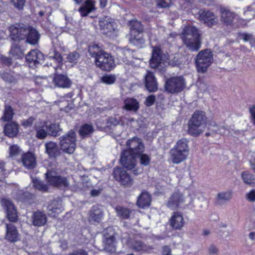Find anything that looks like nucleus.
I'll list each match as a JSON object with an SVG mask.
<instances>
[{
	"label": "nucleus",
	"instance_id": "nucleus-13",
	"mask_svg": "<svg viewBox=\"0 0 255 255\" xmlns=\"http://www.w3.org/2000/svg\"><path fill=\"white\" fill-rule=\"evenodd\" d=\"M115 178L119 180L124 186H130L132 184V180L128 173L120 168H116L114 171Z\"/></svg>",
	"mask_w": 255,
	"mask_h": 255
},
{
	"label": "nucleus",
	"instance_id": "nucleus-1",
	"mask_svg": "<svg viewBox=\"0 0 255 255\" xmlns=\"http://www.w3.org/2000/svg\"><path fill=\"white\" fill-rule=\"evenodd\" d=\"M144 146L138 138L133 137L128 141L127 149L123 152L121 163L122 166L129 170H132L135 166V158L136 154L143 152Z\"/></svg>",
	"mask_w": 255,
	"mask_h": 255
},
{
	"label": "nucleus",
	"instance_id": "nucleus-27",
	"mask_svg": "<svg viewBox=\"0 0 255 255\" xmlns=\"http://www.w3.org/2000/svg\"><path fill=\"white\" fill-rule=\"evenodd\" d=\"M63 210L61 205L57 201H53L48 206V213L52 217H55L62 212Z\"/></svg>",
	"mask_w": 255,
	"mask_h": 255
},
{
	"label": "nucleus",
	"instance_id": "nucleus-11",
	"mask_svg": "<svg viewBox=\"0 0 255 255\" xmlns=\"http://www.w3.org/2000/svg\"><path fill=\"white\" fill-rule=\"evenodd\" d=\"M43 58L42 53L37 50L30 51L26 56V62L30 67L33 68L36 66Z\"/></svg>",
	"mask_w": 255,
	"mask_h": 255
},
{
	"label": "nucleus",
	"instance_id": "nucleus-7",
	"mask_svg": "<svg viewBox=\"0 0 255 255\" xmlns=\"http://www.w3.org/2000/svg\"><path fill=\"white\" fill-rule=\"evenodd\" d=\"M185 87V79L181 76L171 77L165 83V89L170 93H176L182 91Z\"/></svg>",
	"mask_w": 255,
	"mask_h": 255
},
{
	"label": "nucleus",
	"instance_id": "nucleus-6",
	"mask_svg": "<svg viewBox=\"0 0 255 255\" xmlns=\"http://www.w3.org/2000/svg\"><path fill=\"white\" fill-rule=\"evenodd\" d=\"M213 61V54L209 50L200 52L196 59V64L198 72H205Z\"/></svg>",
	"mask_w": 255,
	"mask_h": 255
},
{
	"label": "nucleus",
	"instance_id": "nucleus-35",
	"mask_svg": "<svg viewBox=\"0 0 255 255\" xmlns=\"http://www.w3.org/2000/svg\"><path fill=\"white\" fill-rule=\"evenodd\" d=\"M14 114L13 110L11 107L6 105L5 106L3 115L1 118V120L3 122L9 121L12 119Z\"/></svg>",
	"mask_w": 255,
	"mask_h": 255
},
{
	"label": "nucleus",
	"instance_id": "nucleus-61",
	"mask_svg": "<svg viewBox=\"0 0 255 255\" xmlns=\"http://www.w3.org/2000/svg\"><path fill=\"white\" fill-rule=\"evenodd\" d=\"M162 255H172L171 249L167 246L164 247L162 249Z\"/></svg>",
	"mask_w": 255,
	"mask_h": 255
},
{
	"label": "nucleus",
	"instance_id": "nucleus-25",
	"mask_svg": "<svg viewBox=\"0 0 255 255\" xmlns=\"http://www.w3.org/2000/svg\"><path fill=\"white\" fill-rule=\"evenodd\" d=\"M53 81L56 86L61 88H66L71 85V81L66 76L64 75H56L53 79Z\"/></svg>",
	"mask_w": 255,
	"mask_h": 255
},
{
	"label": "nucleus",
	"instance_id": "nucleus-53",
	"mask_svg": "<svg viewBox=\"0 0 255 255\" xmlns=\"http://www.w3.org/2000/svg\"><path fill=\"white\" fill-rule=\"evenodd\" d=\"M155 101V97L153 95H151L146 97L144 104L146 106H151L154 103Z\"/></svg>",
	"mask_w": 255,
	"mask_h": 255
},
{
	"label": "nucleus",
	"instance_id": "nucleus-54",
	"mask_svg": "<svg viewBox=\"0 0 255 255\" xmlns=\"http://www.w3.org/2000/svg\"><path fill=\"white\" fill-rule=\"evenodd\" d=\"M34 119L33 117H30L26 120H24L22 121L21 125L24 128L30 127L33 123Z\"/></svg>",
	"mask_w": 255,
	"mask_h": 255
},
{
	"label": "nucleus",
	"instance_id": "nucleus-14",
	"mask_svg": "<svg viewBox=\"0 0 255 255\" xmlns=\"http://www.w3.org/2000/svg\"><path fill=\"white\" fill-rule=\"evenodd\" d=\"M199 18L209 27H212L218 23L217 17L212 12L209 11H203L200 12Z\"/></svg>",
	"mask_w": 255,
	"mask_h": 255
},
{
	"label": "nucleus",
	"instance_id": "nucleus-63",
	"mask_svg": "<svg viewBox=\"0 0 255 255\" xmlns=\"http://www.w3.org/2000/svg\"><path fill=\"white\" fill-rule=\"evenodd\" d=\"M200 193L197 190H191L189 193V196H190L192 198L194 199L198 195H200Z\"/></svg>",
	"mask_w": 255,
	"mask_h": 255
},
{
	"label": "nucleus",
	"instance_id": "nucleus-19",
	"mask_svg": "<svg viewBox=\"0 0 255 255\" xmlns=\"http://www.w3.org/2000/svg\"><path fill=\"white\" fill-rule=\"evenodd\" d=\"M2 203L6 208L7 219L11 222H15L17 219L16 211L12 203L7 199H4Z\"/></svg>",
	"mask_w": 255,
	"mask_h": 255
},
{
	"label": "nucleus",
	"instance_id": "nucleus-24",
	"mask_svg": "<svg viewBox=\"0 0 255 255\" xmlns=\"http://www.w3.org/2000/svg\"><path fill=\"white\" fill-rule=\"evenodd\" d=\"M23 165L28 169H31L36 166V158L34 155L31 152L24 154L22 156Z\"/></svg>",
	"mask_w": 255,
	"mask_h": 255
},
{
	"label": "nucleus",
	"instance_id": "nucleus-33",
	"mask_svg": "<svg viewBox=\"0 0 255 255\" xmlns=\"http://www.w3.org/2000/svg\"><path fill=\"white\" fill-rule=\"evenodd\" d=\"M124 108L128 111H136L139 108L138 102L132 98L127 99L124 102Z\"/></svg>",
	"mask_w": 255,
	"mask_h": 255
},
{
	"label": "nucleus",
	"instance_id": "nucleus-18",
	"mask_svg": "<svg viewBox=\"0 0 255 255\" xmlns=\"http://www.w3.org/2000/svg\"><path fill=\"white\" fill-rule=\"evenodd\" d=\"M5 239L11 243L16 242L19 240V234L16 228L13 225L6 224Z\"/></svg>",
	"mask_w": 255,
	"mask_h": 255
},
{
	"label": "nucleus",
	"instance_id": "nucleus-64",
	"mask_svg": "<svg viewBox=\"0 0 255 255\" xmlns=\"http://www.w3.org/2000/svg\"><path fill=\"white\" fill-rule=\"evenodd\" d=\"M69 255H87V254L85 252L82 250H80L79 251L75 252Z\"/></svg>",
	"mask_w": 255,
	"mask_h": 255
},
{
	"label": "nucleus",
	"instance_id": "nucleus-8",
	"mask_svg": "<svg viewBox=\"0 0 255 255\" xmlns=\"http://www.w3.org/2000/svg\"><path fill=\"white\" fill-rule=\"evenodd\" d=\"M130 41L136 45L142 44L144 40L142 38L141 33L143 28L140 22L136 20L132 21L130 22Z\"/></svg>",
	"mask_w": 255,
	"mask_h": 255
},
{
	"label": "nucleus",
	"instance_id": "nucleus-43",
	"mask_svg": "<svg viewBox=\"0 0 255 255\" xmlns=\"http://www.w3.org/2000/svg\"><path fill=\"white\" fill-rule=\"evenodd\" d=\"M103 214L98 208L94 209L90 213V219L96 222H99L102 218Z\"/></svg>",
	"mask_w": 255,
	"mask_h": 255
},
{
	"label": "nucleus",
	"instance_id": "nucleus-17",
	"mask_svg": "<svg viewBox=\"0 0 255 255\" xmlns=\"http://www.w3.org/2000/svg\"><path fill=\"white\" fill-rule=\"evenodd\" d=\"M184 202V199L181 193L174 192L168 199L166 206L172 209L177 208L179 205Z\"/></svg>",
	"mask_w": 255,
	"mask_h": 255
},
{
	"label": "nucleus",
	"instance_id": "nucleus-39",
	"mask_svg": "<svg viewBox=\"0 0 255 255\" xmlns=\"http://www.w3.org/2000/svg\"><path fill=\"white\" fill-rule=\"evenodd\" d=\"M94 131V128L90 125L86 124L82 126L79 130V134L82 137L87 136Z\"/></svg>",
	"mask_w": 255,
	"mask_h": 255
},
{
	"label": "nucleus",
	"instance_id": "nucleus-56",
	"mask_svg": "<svg viewBox=\"0 0 255 255\" xmlns=\"http://www.w3.org/2000/svg\"><path fill=\"white\" fill-rule=\"evenodd\" d=\"M247 199L250 202H254L255 201V190H252L246 195Z\"/></svg>",
	"mask_w": 255,
	"mask_h": 255
},
{
	"label": "nucleus",
	"instance_id": "nucleus-34",
	"mask_svg": "<svg viewBox=\"0 0 255 255\" xmlns=\"http://www.w3.org/2000/svg\"><path fill=\"white\" fill-rule=\"evenodd\" d=\"M45 148L47 153L50 156H55L58 153V148L57 144L50 141L45 144Z\"/></svg>",
	"mask_w": 255,
	"mask_h": 255
},
{
	"label": "nucleus",
	"instance_id": "nucleus-5",
	"mask_svg": "<svg viewBox=\"0 0 255 255\" xmlns=\"http://www.w3.org/2000/svg\"><path fill=\"white\" fill-rule=\"evenodd\" d=\"M61 149L68 154L73 153L76 146V135L73 130L61 136L59 138Z\"/></svg>",
	"mask_w": 255,
	"mask_h": 255
},
{
	"label": "nucleus",
	"instance_id": "nucleus-57",
	"mask_svg": "<svg viewBox=\"0 0 255 255\" xmlns=\"http://www.w3.org/2000/svg\"><path fill=\"white\" fill-rule=\"evenodd\" d=\"M0 60L2 63L6 65H10L11 64V59L2 55H0Z\"/></svg>",
	"mask_w": 255,
	"mask_h": 255
},
{
	"label": "nucleus",
	"instance_id": "nucleus-12",
	"mask_svg": "<svg viewBox=\"0 0 255 255\" xmlns=\"http://www.w3.org/2000/svg\"><path fill=\"white\" fill-rule=\"evenodd\" d=\"M144 82L146 89L150 92H153L157 90V83L153 73L147 71L144 76Z\"/></svg>",
	"mask_w": 255,
	"mask_h": 255
},
{
	"label": "nucleus",
	"instance_id": "nucleus-52",
	"mask_svg": "<svg viewBox=\"0 0 255 255\" xmlns=\"http://www.w3.org/2000/svg\"><path fill=\"white\" fill-rule=\"evenodd\" d=\"M2 77L4 80L9 83H14L15 82L14 77L11 75L10 73H4Z\"/></svg>",
	"mask_w": 255,
	"mask_h": 255
},
{
	"label": "nucleus",
	"instance_id": "nucleus-2",
	"mask_svg": "<svg viewBox=\"0 0 255 255\" xmlns=\"http://www.w3.org/2000/svg\"><path fill=\"white\" fill-rule=\"evenodd\" d=\"M89 52L95 59L97 66L105 71H110L115 66L113 57L103 51L98 45L93 44L89 48Z\"/></svg>",
	"mask_w": 255,
	"mask_h": 255
},
{
	"label": "nucleus",
	"instance_id": "nucleus-3",
	"mask_svg": "<svg viewBox=\"0 0 255 255\" xmlns=\"http://www.w3.org/2000/svg\"><path fill=\"white\" fill-rule=\"evenodd\" d=\"M200 35L198 29L194 26L186 27L182 33L184 43L191 50L197 51L200 46Z\"/></svg>",
	"mask_w": 255,
	"mask_h": 255
},
{
	"label": "nucleus",
	"instance_id": "nucleus-28",
	"mask_svg": "<svg viewBox=\"0 0 255 255\" xmlns=\"http://www.w3.org/2000/svg\"><path fill=\"white\" fill-rule=\"evenodd\" d=\"M235 18V14L229 10L222 8L221 10V19L226 25L232 23Z\"/></svg>",
	"mask_w": 255,
	"mask_h": 255
},
{
	"label": "nucleus",
	"instance_id": "nucleus-51",
	"mask_svg": "<svg viewBox=\"0 0 255 255\" xmlns=\"http://www.w3.org/2000/svg\"><path fill=\"white\" fill-rule=\"evenodd\" d=\"M208 253L209 255H219V250L217 247L211 245L208 247Z\"/></svg>",
	"mask_w": 255,
	"mask_h": 255
},
{
	"label": "nucleus",
	"instance_id": "nucleus-40",
	"mask_svg": "<svg viewBox=\"0 0 255 255\" xmlns=\"http://www.w3.org/2000/svg\"><path fill=\"white\" fill-rule=\"evenodd\" d=\"M9 54L16 59L21 58L23 56V52L20 48L16 45H13L9 51Z\"/></svg>",
	"mask_w": 255,
	"mask_h": 255
},
{
	"label": "nucleus",
	"instance_id": "nucleus-60",
	"mask_svg": "<svg viewBox=\"0 0 255 255\" xmlns=\"http://www.w3.org/2000/svg\"><path fill=\"white\" fill-rule=\"evenodd\" d=\"M242 38L245 42L252 41L253 39V35L250 34L244 33L241 35Z\"/></svg>",
	"mask_w": 255,
	"mask_h": 255
},
{
	"label": "nucleus",
	"instance_id": "nucleus-36",
	"mask_svg": "<svg viewBox=\"0 0 255 255\" xmlns=\"http://www.w3.org/2000/svg\"><path fill=\"white\" fill-rule=\"evenodd\" d=\"M174 147L188 154L189 147L188 145V141L186 139L182 138L176 142Z\"/></svg>",
	"mask_w": 255,
	"mask_h": 255
},
{
	"label": "nucleus",
	"instance_id": "nucleus-38",
	"mask_svg": "<svg viewBox=\"0 0 255 255\" xmlns=\"http://www.w3.org/2000/svg\"><path fill=\"white\" fill-rule=\"evenodd\" d=\"M115 237L111 236L106 239L105 243V249L109 252H113L115 251Z\"/></svg>",
	"mask_w": 255,
	"mask_h": 255
},
{
	"label": "nucleus",
	"instance_id": "nucleus-23",
	"mask_svg": "<svg viewBox=\"0 0 255 255\" xmlns=\"http://www.w3.org/2000/svg\"><path fill=\"white\" fill-rule=\"evenodd\" d=\"M32 224L34 226L41 227L44 226L47 222L46 215L41 212H36L32 216Z\"/></svg>",
	"mask_w": 255,
	"mask_h": 255
},
{
	"label": "nucleus",
	"instance_id": "nucleus-49",
	"mask_svg": "<svg viewBox=\"0 0 255 255\" xmlns=\"http://www.w3.org/2000/svg\"><path fill=\"white\" fill-rule=\"evenodd\" d=\"M157 5L160 7H167L171 3V0H156Z\"/></svg>",
	"mask_w": 255,
	"mask_h": 255
},
{
	"label": "nucleus",
	"instance_id": "nucleus-16",
	"mask_svg": "<svg viewBox=\"0 0 255 255\" xmlns=\"http://www.w3.org/2000/svg\"><path fill=\"white\" fill-rule=\"evenodd\" d=\"M169 221L170 226L175 230L181 229L185 224L183 215L179 212H174Z\"/></svg>",
	"mask_w": 255,
	"mask_h": 255
},
{
	"label": "nucleus",
	"instance_id": "nucleus-42",
	"mask_svg": "<svg viewBox=\"0 0 255 255\" xmlns=\"http://www.w3.org/2000/svg\"><path fill=\"white\" fill-rule=\"evenodd\" d=\"M136 157L139 158V162L141 165L146 166L149 165L151 161L149 155L141 152L140 153L136 154Z\"/></svg>",
	"mask_w": 255,
	"mask_h": 255
},
{
	"label": "nucleus",
	"instance_id": "nucleus-22",
	"mask_svg": "<svg viewBox=\"0 0 255 255\" xmlns=\"http://www.w3.org/2000/svg\"><path fill=\"white\" fill-rule=\"evenodd\" d=\"M190 121L205 128L207 118L205 112L200 111L195 112Z\"/></svg>",
	"mask_w": 255,
	"mask_h": 255
},
{
	"label": "nucleus",
	"instance_id": "nucleus-26",
	"mask_svg": "<svg viewBox=\"0 0 255 255\" xmlns=\"http://www.w3.org/2000/svg\"><path fill=\"white\" fill-rule=\"evenodd\" d=\"M36 131V136L38 139H43L48 135L46 129H48V125L47 123L43 122L37 124L35 126Z\"/></svg>",
	"mask_w": 255,
	"mask_h": 255
},
{
	"label": "nucleus",
	"instance_id": "nucleus-31",
	"mask_svg": "<svg viewBox=\"0 0 255 255\" xmlns=\"http://www.w3.org/2000/svg\"><path fill=\"white\" fill-rule=\"evenodd\" d=\"M95 1L92 0H87L85 5L79 9L82 16H86L88 13L95 10Z\"/></svg>",
	"mask_w": 255,
	"mask_h": 255
},
{
	"label": "nucleus",
	"instance_id": "nucleus-30",
	"mask_svg": "<svg viewBox=\"0 0 255 255\" xmlns=\"http://www.w3.org/2000/svg\"><path fill=\"white\" fill-rule=\"evenodd\" d=\"M232 197V193L230 191L222 192L217 194L216 197V204L218 205H224L229 201Z\"/></svg>",
	"mask_w": 255,
	"mask_h": 255
},
{
	"label": "nucleus",
	"instance_id": "nucleus-47",
	"mask_svg": "<svg viewBox=\"0 0 255 255\" xmlns=\"http://www.w3.org/2000/svg\"><path fill=\"white\" fill-rule=\"evenodd\" d=\"M48 129L50 132L52 136H57L59 132L62 131V128H60L58 124H51L48 125Z\"/></svg>",
	"mask_w": 255,
	"mask_h": 255
},
{
	"label": "nucleus",
	"instance_id": "nucleus-41",
	"mask_svg": "<svg viewBox=\"0 0 255 255\" xmlns=\"http://www.w3.org/2000/svg\"><path fill=\"white\" fill-rule=\"evenodd\" d=\"M242 178L244 182L246 184L251 185L255 183V177L252 174L246 172H243Z\"/></svg>",
	"mask_w": 255,
	"mask_h": 255
},
{
	"label": "nucleus",
	"instance_id": "nucleus-32",
	"mask_svg": "<svg viewBox=\"0 0 255 255\" xmlns=\"http://www.w3.org/2000/svg\"><path fill=\"white\" fill-rule=\"evenodd\" d=\"M205 128L189 121L188 124V133L192 135H198L205 129Z\"/></svg>",
	"mask_w": 255,
	"mask_h": 255
},
{
	"label": "nucleus",
	"instance_id": "nucleus-21",
	"mask_svg": "<svg viewBox=\"0 0 255 255\" xmlns=\"http://www.w3.org/2000/svg\"><path fill=\"white\" fill-rule=\"evenodd\" d=\"M19 131V126L16 122H11L6 124L4 127L3 132L5 135L13 137L16 136Z\"/></svg>",
	"mask_w": 255,
	"mask_h": 255
},
{
	"label": "nucleus",
	"instance_id": "nucleus-58",
	"mask_svg": "<svg viewBox=\"0 0 255 255\" xmlns=\"http://www.w3.org/2000/svg\"><path fill=\"white\" fill-rule=\"evenodd\" d=\"M51 57H49L48 58L51 59ZM52 59L56 61L57 63H60L62 61V58L61 55L58 52H55L54 55L52 57Z\"/></svg>",
	"mask_w": 255,
	"mask_h": 255
},
{
	"label": "nucleus",
	"instance_id": "nucleus-10",
	"mask_svg": "<svg viewBox=\"0 0 255 255\" xmlns=\"http://www.w3.org/2000/svg\"><path fill=\"white\" fill-rule=\"evenodd\" d=\"M99 25L104 33L108 36L114 37L116 35L114 22L110 18L105 17L101 18L99 21Z\"/></svg>",
	"mask_w": 255,
	"mask_h": 255
},
{
	"label": "nucleus",
	"instance_id": "nucleus-59",
	"mask_svg": "<svg viewBox=\"0 0 255 255\" xmlns=\"http://www.w3.org/2000/svg\"><path fill=\"white\" fill-rule=\"evenodd\" d=\"M9 32H10L11 33V38L12 39H13L14 40H22L23 39H21L20 38V37H18V35H20V34H22L24 33L23 32H20L19 31L17 33L15 34H13L12 32L10 30V27L9 28Z\"/></svg>",
	"mask_w": 255,
	"mask_h": 255
},
{
	"label": "nucleus",
	"instance_id": "nucleus-48",
	"mask_svg": "<svg viewBox=\"0 0 255 255\" xmlns=\"http://www.w3.org/2000/svg\"><path fill=\"white\" fill-rule=\"evenodd\" d=\"M79 58V54L77 52H73L71 53H70L67 57V60L68 62L71 63H75L76 62V61Z\"/></svg>",
	"mask_w": 255,
	"mask_h": 255
},
{
	"label": "nucleus",
	"instance_id": "nucleus-15",
	"mask_svg": "<svg viewBox=\"0 0 255 255\" xmlns=\"http://www.w3.org/2000/svg\"><path fill=\"white\" fill-rule=\"evenodd\" d=\"M163 64L164 60L161 56L160 49L158 47H153L152 57L150 60V65L152 68H157Z\"/></svg>",
	"mask_w": 255,
	"mask_h": 255
},
{
	"label": "nucleus",
	"instance_id": "nucleus-50",
	"mask_svg": "<svg viewBox=\"0 0 255 255\" xmlns=\"http://www.w3.org/2000/svg\"><path fill=\"white\" fill-rule=\"evenodd\" d=\"M20 152V149L19 147L16 145H13L11 146L9 148V155L10 156H15L18 154Z\"/></svg>",
	"mask_w": 255,
	"mask_h": 255
},
{
	"label": "nucleus",
	"instance_id": "nucleus-55",
	"mask_svg": "<svg viewBox=\"0 0 255 255\" xmlns=\"http://www.w3.org/2000/svg\"><path fill=\"white\" fill-rule=\"evenodd\" d=\"M14 6L18 9H22L25 3V0H12Z\"/></svg>",
	"mask_w": 255,
	"mask_h": 255
},
{
	"label": "nucleus",
	"instance_id": "nucleus-44",
	"mask_svg": "<svg viewBox=\"0 0 255 255\" xmlns=\"http://www.w3.org/2000/svg\"><path fill=\"white\" fill-rule=\"evenodd\" d=\"M116 211L118 216L123 219H127L129 216V210L123 207H117Z\"/></svg>",
	"mask_w": 255,
	"mask_h": 255
},
{
	"label": "nucleus",
	"instance_id": "nucleus-62",
	"mask_svg": "<svg viewBox=\"0 0 255 255\" xmlns=\"http://www.w3.org/2000/svg\"><path fill=\"white\" fill-rule=\"evenodd\" d=\"M250 112L251 115L252 123L255 125V107H253L250 109Z\"/></svg>",
	"mask_w": 255,
	"mask_h": 255
},
{
	"label": "nucleus",
	"instance_id": "nucleus-45",
	"mask_svg": "<svg viewBox=\"0 0 255 255\" xmlns=\"http://www.w3.org/2000/svg\"><path fill=\"white\" fill-rule=\"evenodd\" d=\"M116 80V77L114 75L106 74L101 78V81L102 83L107 85L114 84Z\"/></svg>",
	"mask_w": 255,
	"mask_h": 255
},
{
	"label": "nucleus",
	"instance_id": "nucleus-46",
	"mask_svg": "<svg viewBox=\"0 0 255 255\" xmlns=\"http://www.w3.org/2000/svg\"><path fill=\"white\" fill-rule=\"evenodd\" d=\"M32 182L34 187L41 191H46L47 190V186L43 184L41 181L37 178H32Z\"/></svg>",
	"mask_w": 255,
	"mask_h": 255
},
{
	"label": "nucleus",
	"instance_id": "nucleus-29",
	"mask_svg": "<svg viewBox=\"0 0 255 255\" xmlns=\"http://www.w3.org/2000/svg\"><path fill=\"white\" fill-rule=\"evenodd\" d=\"M150 202V195L147 192H142L138 198L137 204L140 208H144L148 207Z\"/></svg>",
	"mask_w": 255,
	"mask_h": 255
},
{
	"label": "nucleus",
	"instance_id": "nucleus-20",
	"mask_svg": "<svg viewBox=\"0 0 255 255\" xmlns=\"http://www.w3.org/2000/svg\"><path fill=\"white\" fill-rule=\"evenodd\" d=\"M188 154L174 147L170 150V160L174 164H178L185 160Z\"/></svg>",
	"mask_w": 255,
	"mask_h": 255
},
{
	"label": "nucleus",
	"instance_id": "nucleus-37",
	"mask_svg": "<svg viewBox=\"0 0 255 255\" xmlns=\"http://www.w3.org/2000/svg\"><path fill=\"white\" fill-rule=\"evenodd\" d=\"M132 248L137 252H147L151 250L152 248L143 244L141 242H135L132 245Z\"/></svg>",
	"mask_w": 255,
	"mask_h": 255
},
{
	"label": "nucleus",
	"instance_id": "nucleus-4",
	"mask_svg": "<svg viewBox=\"0 0 255 255\" xmlns=\"http://www.w3.org/2000/svg\"><path fill=\"white\" fill-rule=\"evenodd\" d=\"M10 30L13 34L17 33L19 31L23 32L24 33L18 35V37L21 39H25L26 37V41L31 44L34 45L38 42L39 36L37 31L34 29L27 28L23 24L11 26Z\"/></svg>",
	"mask_w": 255,
	"mask_h": 255
},
{
	"label": "nucleus",
	"instance_id": "nucleus-9",
	"mask_svg": "<svg viewBox=\"0 0 255 255\" xmlns=\"http://www.w3.org/2000/svg\"><path fill=\"white\" fill-rule=\"evenodd\" d=\"M48 182L52 185L59 187H67L69 182L66 178L57 176L54 171H48L46 173Z\"/></svg>",
	"mask_w": 255,
	"mask_h": 255
}]
</instances>
